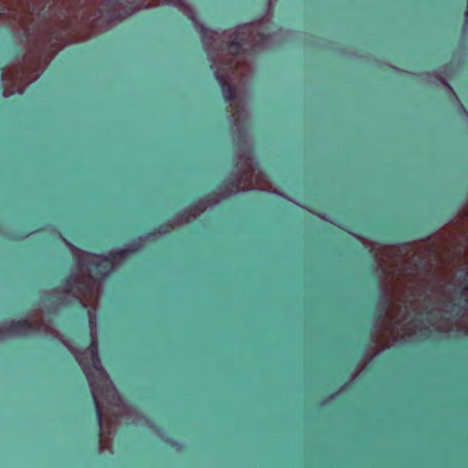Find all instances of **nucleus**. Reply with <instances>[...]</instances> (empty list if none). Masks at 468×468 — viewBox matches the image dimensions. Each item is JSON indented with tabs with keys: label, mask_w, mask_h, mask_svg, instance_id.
<instances>
[{
	"label": "nucleus",
	"mask_w": 468,
	"mask_h": 468,
	"mask_svg": "<svg viewBox=\"0 0 468 468\" xmlns=\"http://www.w3.org/2000/svg\"><path fill=\"white\" fill-rule=\"evenodd\" d=\"M88 315L90 328V346L83 352L74 350H72V352L89 380L96 407L97 417L101 426V404L104 400L112 406V411L116 415H121L122 410H123L126 411L129 418H131L134 414V411L121 400L117 390L112 386V381L101 367L98 356L96 317L93 315L91 310L88 311Z\"/></svg>",
	"instance_id": "obj_1"
},
{
	"label": "nucleus",
	"mask_w": 468,
	"mask_h": 468,
	"mask_svg": "<svg viewBox=\"0 0 468 468\" xmlns=\"http://www.w3.org/2000/svg\"><path fill=\"white\" fill-rule=\"evenodd\" d=\"M165 4L173 5L180 8L190 19L194 25L200 28L202 41L208 51L209 58L216 64L215 58L212 51L209 50L210 47H218L226 42L227 48L231 55H238L243 46L242 42L246 37H251L255 44L259 45L261 41L262 36L260 34V25L249 24L238 27L236 29H229L222 33L215 32L207 28L199 27L194 13L184 3L183 0H163Z\"/></svg>",
	"instance_id": "obj_2"
},
{
	"label": "nucleus",
	"mask_w": 468,
	"mask_h": 468,
	"mask_svg": "<svg viewBox=\"0 0 468 468\" xmlns=\"http://www.w3.org/2000/svg\"><path fill=\"white\" fill-rule=\"evenodd\" d=\"M129 251L130 249L112 252L108 257H101L96 254L82 252L78 261L79 268L82 274L86 272L93 282L102 279L113 270L114 263Z\"/></svg>",
	"instance_id": "obj_3"
},
{
	"label": "nucleus",
	"mask_w": 468,
	"mask_h": 468,
	"mask_svg": "<svg viewBox=\"0 0 468 468\" xmlns=\"http://www.w3.org/2000/svg\"><path fill=\"white\" fill-rule=\"evenodd\" d=\"M239 163L242 165H245L247 167V169L250 170V176L251 180H254L257 184H260V183L265 181V175H263L261 173V171L256 165H254L250 156H249V155L240 156L238 165Z\"/></svg>",
	"instance_id": "obj_4"
},
{
	"label": "nucleus",
	"mask_w": 468,
	"mask_h": 468,
	"mask_svg": "<svg viewBox=\"0 0 468 468\" xmlns=\"http://www.w3.org/2000/svg\"><path fill=\"white\" fill-rule=\"evenodd\" d=\"M30 324L27 321H18L13 322L6 334L16 335H25L29 331Z\"/></svg>",
	"instance_id": "obj_5"
},
{
	"label": "nucleus",
	"mask_w": 468,
	"mask_h": 468,
	"mask_svg": "<svg viewBox=\"0 0 468 468\" xmlns=\"http://www.w3.org/2000/svg\"><path fill=\"white\" fill-rule=\"evenodd\" d=\"M215 76H216V79L218 80V82H219V84L221 86L224 99L226 101L232 100L233 99V92H232L230 87L229 86V84L225 82L224 76L219 72L218 69L216 70Z\"/></svg>",
	"instance_id": "obj_6"
},
{
	"label": "nucleus",
	"mask_w": 468,
	"mask_h": 468,
	"mask_svg": "<svg viewBox=\"0 0 468 468\" xmlns=\"http://www.w3.org/2000/svg\"><path fill=\"white\" fill-rule=\"evenodd\" d=\"M80 282L78 281H74L73 282L71 281H69L68 282V284H67V291L69 292H73L75 293V290H78L80 291Z\"/></svg>",
	"instance_id": "obj_7"
},
{
	"label": "nucleus",
	"mask_w": 468,
	"mask_h": 468,
	"mask_svg": "<svg viewBox=\"0 0 468 468\" xmlns=\"http://www.w3.org/2000/svg\"><path fill=\"white\" fill-rule=\"evenodd\" d=\"M23 90H8L7 89H5L4 90V92H3V95L5 97H9L11 96L12 94L16 93V92H18V93H21Z\"/></svg>",
	"instance_id": "obj_8"
},
{
	"label": "nucleus",
	"mask_w": 468,
	"mask_h": 468,
	"mask_svg": "<svg viewBox=\"0 0 468 468\" xmlns=\"http://www.w3.org/2000/svg\"><path fill=\"white\" fill-rule=\"evenodd\" d=\"M462 297L468 302V287L462 292Z\"/></svg>",
	"instance_id": "obj_9"
},
{
	"label": "nucleus",
	"mask_w": 468,
	"mask_h": 468,
	"mask_svg": "<svg viewBox=\"0 0 468 468\" xmlns=\"http://www.w3.org/2000/svg\"><path fill=\"white\" fill-rule=\"evenodd\" d=\"M461 108H462L463 112H464L466 113L465 109L463 106H461Z\"/></svg>",
	"instance_id": "obj_10"
}]
</instances>
